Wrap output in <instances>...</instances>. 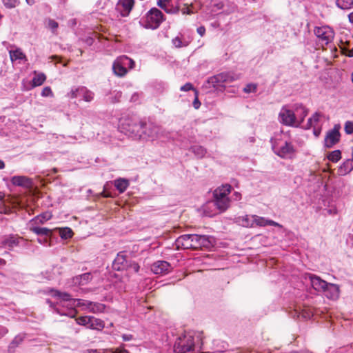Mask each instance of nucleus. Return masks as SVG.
<instances>
[{
  "mask_svg": "<svg viewBox=\"0 0 353 353\" xmlns=\"http://www.w3.org/2000/svg\"><path fill=\"white\" fill-rule=\"evenodd\" d=\"M202 342L200 336L193 332H187L179 336L175 341V353H199Z\"/></svg>",
  "mask_w": 353,
  "mask_h": 353,
  "instance_id": "f257e3e1",
  "label": "nucleus"
},
{
  "mask_svg": "<svg viewBox=\"0 0 353 353\" xmlns=\"http://www.w3.org/2000/svg\"><path fill=\"white\" fill-rule=\"evenodd\" d=\"M141 129V122H139L136 118L132 117H123L119 119V130L121 132L137 139L139 131Z\"/></svg>",
  "mask_w": 353,
  "mask_h": 353,
  "instance_id": "f03ea898",
  "label": "nucleus"
},
{
  "mask_svg": "<svg viewBox=\"0 0 353 353\" xmlns=\"http://www.w3.org/2000/svg\"><path fill=\"white\" fill-rule=\"evenodd\" d=\"M231 185L225 184L216 189L214 192V203L218 210L224 212L230 206V200L228 195L231 192Z\"/></svg>",
  "mask_w": 353,
  "mask_h": 353,
  "instance_id": "7ed1b4c3",
  "label": "nucleus"
},
{
  "mask_svg": "<svg viewBox=\"0 0 353 353\" xmlns=\"http://www.w3.org/2000/svg\"><path fill=\"white\" fill-rule=\"evenodd\" d=\"M161 132V128L160 126L150 122H141V129L139 131L137 140L153 141L159 137Z\"/></svg>",
  "mask_w": 353,
  "mask_h": 353,
  "instance_id": "20e7f679",
  "label": "nucleus"
},
{
  "mask_svg": "<svg viewBox=\"0 0 353 353\" xmlns=\"http://www.w3.org/2000/svg\"><path fill=\"white\" fill-rule=\"evenodd\" d=\"M165 19L163 12L159 9L153 8L145 15L146 27L153 30L157 29Z\"/></svg>",
  "mask_w": 353,
  "mask_h": 353,
  "instance_id": "39448f33",
  "label": "nucleus"
},
{
  "mask_svg": "<svg viewBox=\"0 0 353 353\" xmlns=\"http://www.w3.org/2000/svg\"><path fill=\"white\" fill-rule=\"evenodd\" d=\"M279 120L281 123L286 126H300V123H296V116L294 112L285 107L281 108L279 114Z\"/></svg>",
  "mask_w": 353,
  "mask_h": 353,
  "instance_id": "423d86ee",
  "label": "nucleus"
},
{
  "mask_svg": "<svg viewBox=\"0 0 353 353\" xmlns=\"http://www.w3.org/2000/svg\"><path fill=\"white\" fill-rule=\"evenodd\" d=\"M314 34L323 44L327 45L334 37V32L329 26L316 27Z\"/></svg>",
  "mask_w": 353,
  "mask_h": 353,
  "instance_id": "0eeeda50",
  "label": "nucleus"
},
{
  "mask_svg": "<svg viewBox=\"0 0 353 353\" xmlns=\"http://www.w3.org/2000/svg\"><path fill=\"white\" fill-rule=\"evenodd\" d=\"M239 79V76L232 72H221L212 77L209 82L216 85L233 82Z\"/></svg>",
  "mask_w": 353,
  "mask_h": 353,
  "instance_id": "6e6552de",
  "label": "nucleus"
},
{
  "mask_svg": "<svg viewBox=\"0 0 353 353\" xmlns=\"http://www.w3.org/2000/svg\"><path fill=\"white\" fill-rule=\"evenodd\" d=\"M194 243L196 249L210 250L214 246L215 239L212 236L195 234Z\"/></svg>",
  "mask_w": 353,
  "mask_h": 353,
  "instance_id": "1a4fd4ad",
  "label": "nucleus"
},
{
  "mask_svg": "<svg viewBox=\"0 0 353 353\" xmlns=\"http://www.w3.org/2000/svg\"><path fill=\"white\" fill-rule=\"evenodd\" d=\"M193 236H195V234H183L179 236L175 241L176 249L196 250L194 238Z\"/></svg>",
  "mask_w": 353,
  "mask_h": 353,
  "instance_id": "9d476101",
  "label": "nucleus"
},
{
  "mask_svg": "<svg viewBox=\"0 0 353 353\" xmlns=\"http://www.w3.org/2000/svg\"><path fill=\"white\" fill-rule=\"evenodd\" d=\"M340 124H335L332 129L327 131L324 140L326 148H332L340 141Z\"/></svg>",
  "mask_w": 353,
  "mask_h": 353,
  "instance_id": "9b49d317",
  "label": "nucleus"
},
{
  "mask_svg": "<svg viewBox=\"0 0 353 353\" xmlns=\"http://www.w3.org/2000/svg\"><path fill=\"white\" fill-rule=\"evenodd\" d=\"M68 96L71 99L81 97L85 101L90 102L94 98V93L89 90L87 88L81 86L75 89H72Z\"/></svg>",
  "mask_w": 353,
  "mask_h": 353,
  "instance_id": "f8f14e48",
  "label": "nucleus"
},
{
  "mask_svg": "<svg viewBox=\"0 0 353 353\" xmlns=\"http://www.w3.org/2000/svg\"><path fill=\"white\" fill-rule=\"evenodd\" d=\"M272 141V140L271 141ZM272 147L274 152L281 158H285L288 154L294 152V148L291 143L285 142L284 145L279 147L274 143L272 142Z\"/></svg>",
  "mask_w": 353,
  "mask_h": 353,
  "instance_id": "ddd939ff",
  "label": "nucleus"
},
{
  "mask_svg": "<svg viewBox=\"0 0 353 353\" xmlns=\"http://www.w3.org/2000/svg\"><path fill=\"white\" fill-rule=\"evenodd\" d=\"M307 278L311 283V285L316 291H325V288L327 286V282L321 279L319 276L313 274H308Z\"/></svg>",
  "mask_w": 353,
  "mask_h": 353,
  "instance_id": "4468645a",
  "label": "nucleus"
},
{
  "mask_svg": "<svg viewBox=\"0 0 353 353\" xmlns=\"http://www.w3.org/2000/svg\"><path fill=\"white\" fill-rule=\"evenodd\" d=\"M133 6L134 0H119L117 10L122 17H127L132 10Z\"/></svg>",
  "mask_w": 353,
  "mask_h": 353,
  "instance_id": "2eb2a0df",
  "label": "nucleus"
},
{
  "mask_svg": "<svg viewBox=\"0 0 353 353\" xmlns=\"http://www.w3.org/2000/svg\"><path fill=\"white\" fill-rule=\"evenodd\" d=\"M170 265L165 261H158L151 266V270L155 274H165L169 272Z\"/></svg>",
  "mask_w": 353,
  "mask_h": 353,
  "instance_id": "dca6fc26",
  "label": "nucleus"
},
{
  "mask_svg": "<svg viewBox=\"0 0 353 353\" xmlns=\"http://www.w3.org/2000/svg\"><path fill=\"white\" fill-rule=\"evenodd\" d=\"M323 292L325 294L328 299H336L339 296V286L336 284L327 283V286Z\"/></svg>",
  "mask_w": 353,
  "mask_h": 353,
  "instance_id": "f3484780",
  "label": "nucleus"
},
{
  "mask_svg": "<svg viewBox=\"0 0 353 353\" xmlns=\"http://www.w3.org/2000/svg\"><path fill=\"white\" fill-rule=\"evenodd\" d=\"M11 182L14 185L28 188L32 184L30 179L25 176H14L11 179Z\"/></svg>",
  "mask_w": 353,
  "mask_h": 353,
  "instance_id": "a211bd4d",
  "label": "nucleus"
},
{
  "mask_svg": "<svg viewBox=\"0 0 353 353\" xmlns=\"http://www.w3.org/2000/svg\"><path fill=\"white\" fill-rule=\"evenodd\" d=\"M92 279V274L90 272H87L72 278V283L75 285H84L88 283Z\"/></svg>",
  "mask_w": 353,
  "mask_h": 353,
  "instance_id": "6ab92c4d",
  "label": "nucleus"
},
{
  "mask_svg": "<svg viewBox=\"0 0 353 353\" xmlns=\"http://www.w3.org/2000/svg\"><path fill=\"white\" fill-rule=\"evenodd\" d=\"M126 257L121 252L119 253L113 261V268L117 271H120L125 268L126 265Z\"/></svg>",
  "mask_w": 353,
  "mask_h": 353,
  "instance_id": "aec40b11",
  "label": "nucleus"
},
{
  "mask_svg": "<svg viewBox=\"0 0 353 353\" xmlns=\"http://www.w3.org/2000/svg\"><path fill=\"white\" fill-rule=\"evenodd\" d=\"M252 223H245V227H254V225L258 226L267 225V219L264 217L259 216L256 215H251Z\"/></svg>",
  "mask_w": 353,
  "mask_h": 353,
  "instance_id": "412c9836",
  "label": "nucleus"
},
{
  "mask_svg": "<svg viewBox=\"0 0 353 353\" xmlns=\"http://www.w3.org/2000/svg\"><path fill=\"white\" fill-rule=\"evenodd\" d=\"M114 185L120 193H123L126 190L130 183L126 179L119 178L114 181Z\"/></svg>",
  "mask_w": 353,
  "mask_h": 353,
  "instance_id": "4be33fe9",
  "label": "nucleus"
},
{
  "mask_svg": "<svg viewBox=\"0 0 353 353\" xmlns=\"http://www.w3.org/2000/svg\"><path fill=\"white\" fill-rule=\"evenodd\" d=\"M19 240L20 238L12 236L5 239L2 241V243L5 247L8 248L9 250H12L14 247L19 245Z\"/></svg>",
  "mask_w": 353,
  "mask_h": 353,
  "instance_id": "5701e85b",
  "label": "nucleus"
},
{
  "mask_svg": "<svg viewBox=\"0 0 353 353\" xmlns=\"http://www.w3.org/2000/svg\"><path fill=\"white\" fill-rule=\"evenodd\" d=\"M112 70L114 74L118 77H123L128 72V70L125 69L123 65L119 63L117 59L113 63Z\"/></svg>",
  "mask_w": 353,
  "mask_h": 353,
  "instance_id": "b1692460",
  "label": "nucleus"
},
{
  "mask_svg": "<svg viewBox=\"0 0 353 353\" xmlns=\"http://www.w3.org/2000/svg\"><path fill=\"white\" fill-rule=\"evenodd\" d=\"M50 292H52V296L53 297L58 298L64 301H70L73 302L74 299H72L70 294L67 292H60L57 290H54V289H51Z\"/></svg>",
  "mask_w": 353,
  "mask_h": 353,
  "instance_id": "393cba45",
  "label": "nucleus"
},
{
  "mask_svg": "<svg viewBox=\"0 0 353 353\" xmlns=\"http://www.w3.org/2000/svg\"><path fill=\"white\" fill-rule=\"evenodd\" d=\"M31 231L39 236H43L45 237H50L52 235V230L48 228H41L34 226L31 228Z\"/></svg>",
  "mask_w": 353,
  "mask_h": 353,
  "instance_id": "a878e982",
  "label": "nucleus"
},
{
  "mask_svg": "<svg viewBox=\"0 0 353 353\" xmlns=\"http://www.w3.org/2000/svg\"><path fill=\"white\" fill-rule=\"evenodd\" d=\"M105 310V305L97 302L90 301L87 311L92 313L103 312Z\"/></svg>",
  "mask_w": 353,
  "mask_h": 353,
  "instance_id": "bb28decb",
  "label": "nucleus"
},
{
  "mask_svg": "<svg viewBox=\"0 0 353 353\" xmlns=\"http://www.w3.org/2000/svg\"><path fill=\"white\" fill-rule=\"evenodd\" d=\"M119 62L125 69H132L134 66V61L127 56H121L117 58Z\"/></svg>",
  "mask_w": 353,
  "mask_h": 353,
  "instance_id": "cd10ccee",
  "label": "nucleus"
},
{
  "mask_svg": "<svg viewBox=\"0 0 353 353\" xmlns=\"http://www.w3.org/2000/svg\"><path fill=\"white\" fill-rule=\"evenodd\" d=\"M104 327L103 321L94 316H90L88 328L101 330Z\"/></svg>",
  "mask_w": 353,
  "mask_h": 353,
  "instance_id": "c85d7f7f",
  "label": "nucleus"
},
{
  "mask_svg": "<svg viewBox=\"0 0 353 353\" xmlns=\"http://www.w3.org/2000/svg\"><path fill=\"white\" fill-rule=\"evenodd\" d=\"M322 116V114L320 112H315L312 117L308 119L306 129H309L312 127L315 128Z\"/></svg>",
  "mask_w": 353,
  "mask_h": 353,
  "instance_id": "c756f323",
  "label": "nucleus"
},
{
  "mask_svg": "<svg viewBox=\"0 0 353 353\" xmlns=\"http://www.w3.org/2000/svg\"><path fill=\"white\" fill-rule=\"evenodd\" d=\"M296 112L301 111L300 114H298V119L296 118V123H300V125L303 123L305 117L307 115L308 110L301 104L298 105L296 108Z\"/></svg>",
  "mask_w": 353,
  "mask_h": 353,
  "instance_id": "7c9ffc66",
  "label": "nucleus"
},
{
  "mask_svg": "<svg viewBox=\"0 0 353 353\" xmlns=\"http://www.w3.org/2000/svg\"><path fill=\"white\" fill-rule=\"evenodd\" d=\"M24 336L22 335L16 336L8 347L10 351H15L16 348L23 342Z\"/></svg>",
  "mask_w": 353,
  "mask_h": 353,
  "instance_id": "2f4dec72",
  "label": "nucleus"
},
{
  "mask_svg": "<svg viewBox=\"0 0 353 353\" xmlns=\"http://www.w3.org/2000/svg\"><path fill=\"white\" fill-rule=\"evenodd\" d=\"M46 77L43 73H36L34 72V77L32 79V85L34 87L39 86L43 84L46 81Z\"/></svg>",
  "mask_w": 353,
  "mask_h": 353,
  "instance_id": "473e14b6",
  "label": "nucleus"
},
{
  "mask_svg": "<svg viewBox=\"0 0 353 353\" xmlns=\"http://www.w3.org/2000/svg\"><path fill=\"white\" fill-rule=\"evenodd\" d=\"M198 158H203L206 154V150L201 145H193L190 148Z\"/></svg>",
  "mask_w": 353,
  "mask_h": 353,
  "instance_id": "72a5a7b5",
  "label": "nucleus"
},
{
  "mask_svg": "<svg viewBox=\"0 0 353 353\" xmlns=\"http://www.w3.org/2000/svg\"><path fill=\"white\" fill-rule=\"evenodd\" d=\"M336 5L342 10H348L353 7V0H336Z\"/></svg>",
  "mask_w": 353,
  "mask_h": 353,
  "instance_id": "f704fd0d",
  "label": "nucleus"
},
{
  "mask_svg": "<svg viewBox=\"0 0 353 353\" xmlns=\"http://www.w3.org/2000/svg\"><path fill=\"white\" fill-rule=\"evenodd\" d=\"M90 301L80 299H73L72 305L76 307H81L82 310H87L88 307L89 306Z\"/></svg>",
  "mask_w": 353,
  "mask_h": 353,
  "instance_id": "c9c22d12",
  "label": "nucleus"
},
{
  "mask_svg": "<svg viewBox=\"0 0 353 353\" xmlns=\"http://www.w3.org/2000/svg\"><path fill=\"white\" fill-rule=\"evenodd\" d=\"M59 235L63 239H68L72 236L73 232L70 228H59Z\"/></svg>",
  "mask_w": 353,
  "mask_h": 353,
  "instance_id": "e433bc0d",
  "label": "nucleus"
},
{
  "mask_svg": "<svg viewBox=\"0 0 353 353\" xmlns=\"http://www.w3.org/2000/svg\"><path fill=\"white\" fill-rule=\"evenodd\" d=\"M352 168L353 165H350V161H347L339 168L338 172L341 175H344L350 172Z\"/></svg>",
  "mask_w": 353,
  "mask_h": 353,
  "instance_id": "4c0bfd02",
  "label": "nucleus"
},
{
  "mask_svg": "<svg viewBox=\"0 0 353 353\" xmlns=\"http://www.w3.org/2000/svg\"><path fill=\"white\" fill-rule=\"evenodd\" d=\"M10 59L12 60V61H14L16 60H22V59H25V57H26L24 54L19 50L10 51Z\"/></svg>",
  "mask_w": 353,
  "mask_h": 353,
  "instance_id": "58836bf2",
  "label": "nucleus"
},
{
  "mask_svg": "<svg viewBox=\"0 0 353 353\" xmlns=\"http://www.w3.org/2000/svg\"><path fill=\"white\" fill-rule=\"evenodd\" d=\"M172 43L176 48H181L183 46H187L188 45V41H183L182 38L179 36L176 37L172 39Z\"/></svg>",
  "mask_w": 353,
  "mask_h": 353,
  "instance_id": "ea45409f",
  "label": "nucleus"
},
{
  "mask_svg": "<svg viewBox=\"0 0 353 353\" xmlns=\"http://www.w3.org/2000/svg\"><path fill=\"white\" fill-rule=\"evenodd\" d=\"M327 158L332 162H337L341 158V152L339 150L332 151L329 154Z\"/></svg>",
  "mask_w": 353,
  "mask_h": 353,
  "instance_id": "a19ab883",
  "label": "nucleus"
},
{
  "mask_svg": "<svg viewBox=\"0 0 353 353\" xmlns=\"http://www.w3.org/2000/svg\"><path fill=\"white\" fill-rule=\"evenodd\" d=\"M51 214L48 212H46V213H43L39 216H37L36 218H35V221L37 223H45L46 221H48L49 219H51Z\"/></svg>",
  "mask_w": 353,
  "mask_h": 353,
  "instance_id": "79ce46f5",
  "label": "nucleus"
},
{
  "mask_svg": "<svg viewBox=\"0 0 353 353\" xmlns=\"http://www.w3.org/2000/svg\"><path fill=\"white\" fill-rule=\"evenodd\" d=\"M295 312L298 317L301 315V316L305 319H309L313 316V312L310 309L303 310L301 312H298L296 310Z\"/></svg>",
  "mask_w": 353,
  "mask_h": 353,
  "instance_id": "37998d69",
  "label": "nucleus"
},
{
  "mask_svg": "<svg viewBox=\"0 0 353 353\" xmlns=\"http://www.w3.org/2000/svg\"><path fill=\"white\" fill-rule=\"evenodd\" d=\"M90 316H81L76 319L77 323L79 325L89 327Z\"/></svg>",
  "mask_w": 353,
  "mask_h": 353,
  "instance_id": "c03bdc74",
  "label": "nucleus"
},
{
  "mask_svg": "<svg viewBox=\"0 0 353 353\" xmlns=\"http://www.w3.org/2000/svg\"><path fill=\"white\" fill-rule=\"evenodd\" d=\"M166 13L168 14H176L179 11V8L178 7H174L173 6L166 5L163 8Z\"/></svg>",
  "mask_w": 353,
  "mask_h": 353,
  "instance_id": "a18cd8bd",
  "label": "nucleus"
},
{
  "mask_svg": "<svg viewBox=\"0 0 353 353\" xmlns=\"http://www.w3.org/2000/svg\"><path fill=\"white\" fill-rule=\"evenodd\" d=\"M344 130L347 134H351L353 133V121H347L345 123Z\"/></svg>",
  "mask_w": 353,
  "mask_h": 353,
  "instance_id": "49530a36",
  "label": "nucleus"
},
{
  "mask_svg": "<svg viewBox=\"0 0 353 353\" xmlns=\"http://www.w3.org/2000/svg\"><path fill=\"white\" fill-rule=\"evenodd\" d=\"M257 89L256 84L254 83H249L246 85V86L243 88V91L245 93H251V92H255Z\"/></svg>",
  "mask_w": 353,
  "mask_h": 353,
  "instance_id": "de8ad7c7",
  "label": "nucleus"
},
{
  "mask_svg": "<svg viewBox=\"0 0 353 353\" xmlns=\"http://www.w3.org/2000/svg\"><path fill=\"white\" fill-rule=\"evenodd\" d=\"M3 5L7 8H15L18 3V0H2Z\"/></svg>",
  "mask_w": 353,
  "mask_h": 353,
  "instance_id": "09e8293b",
  "label": "nucleus"
},
{
  "mask_svg": "<svg viewBox=\"0 0 353 353\" xmlns=\"http://www.w3.org/2000/svg\"><path fill=\"white\" fill-rule=\"evenodd\" d=\"M59 24L57 21L53 19H48V27L51 29V30L54 32L57 29Z\"/></svg>",
  "mask_w": 353,
  "mask_h": 353,
  "instance_id": "8fccbe9b",
  "label": "nucleus"
},
{
  "mask_svg": "<svg viewBox=\"0 0 353 353\" xmlns=\"http://www.w3.org/2000/svg\"><path fill=\"white\" fill-rule=\"evenodd\" d=\"M41 96L43 97H52L53 96L52 91L51 88L48 86L45 87L42 92H41Z\"/></svg>",
  "mask_w": 353,
  "mask_h": 353,
  "instance_id": "3c124183",
  "label": "nucleus"
},
{
  "mask_svg": "<svg viewBox=\"0 0 353 353\" xmlns=\"http://www.w3.org/2000/svg\"><path fill=\"white\" fill-rule=\"evenodd\" d=\"M180 90L183 92H187L193 90V86L190 83H186L185 85L181 87Z\"/></svg>",
  "mask_w": 353,
  "mask_h": 353,
  "instance_id": "603ef678",
  "label": "nucleus"
},
{
  "mask_svg": "<svg viewBox=\"0 0 353 353\" xmlns=\"http://www.w3.org/2000/svg\"><path fill=\"white\" fill-rule=\"evenodd\" d=\"M171 0H157V6L161 8H163Z\"/></svg>",
  "mask_w": 353,
  "mask_h": 353,
  "instance_id": "864d4df0",
  "label": "nucleus"
},
{
  "mask_svg": "<svg viewBox=\"0 0 353 353\" xmlns=\"http://www.w3.org/2000/svg\"><path fill=\"white\" fill-rule=\"evenodd\" d=\"M121 93L119 92H117L115 93L114 94V99H110V102L111 103H116L117 101H119V99L121 98Z\"/></svg>",
  "mask_w": 353,
  "mask_h": 353,
  "instance_id": "5fc2aeb1",
  "label": "nucleus"
},
{
  "mask_svg": "<svg viewBox=\"0 0 353 353\" xmlns=\"http://www.w3.org/2000/svg\"><path fill=\"white\" fill-rule=\"evenodd\" d=\"M111 353H130L127 350L124 349L123 347H118L112 351Z\"/></svg>",
  "mask_w": 353,
  "mask_h": 353,
  "instance_id": "6e6d98bb",
  "label": "nucleus"
},
{
  "mask_svg": "<svg viewBox=\"0 0 353 353\" xmlns=\"http://www.w3.org/2000/svg\"><path fill=\"white\" fill-rule=\"evenodd\" d=\"M130 268L133 270L134 272H138L139 271L140 266L137 263L133 262L130 264Z\"/></svg>",
  "mask_w": 353,
  "mask_h": 353,
  "instance_id": "4d7b16f0",
  "label": "nucleus"
},
{
  "mask_svg": "<svg viewBox=\"0 0 353 353\" xmlns=\"http://www.w3.org/2000/svg\"><path fill=\"white\" fill-rule=\"evenodd\" d=\"M267 225H272V226H276V227H279V228L282 227V225H280L279 223L275 222L274 221L270 220V219H267Z\"/></svg>",
  "mask_w": 353,
  "mask_h": 353,
  "instance_id": "13d9d810",
  "label": "nucleus"
},
{
  "mask_svg": "<svg viewBox=\"0 0 353 353\" xmlns=\"http://www.w3.org/2000/svg\"><path fill=\"white\" fill-rule=\"evenodd\" d=\"M8 332L6 327L0 326V338L4 336Z\"/></svg>",
  "mask_w": 353,
  "mask_h": 353,
  "instance_id": "bf43d9fd",
  "label": "nucleus"
},
{
  "mask_svg": "<svg viewBox=\"0 0 353 353\" xmlns=\"http://www.w3.org/2000/svg\"><path fill=\"white\" fill-rule=\"evenodd\" d=\"M248 223H252L251 216L246 215L245 217L243 218V225L245 227V224Z\"/></svg>",
  "mask_w": 353,
  "mask_h": 353,
  "instance_id": "052dcab7",
  "label": "nucleus"
},
{
  "mask_svg": "<svg viewBox=\"0 0 353 353\" xmlns=\"http://www.w3.org/2000/svg\"><path fill=\"white\" fill-rule=\"evenodd\" d=\"M197 32L200 36L203 37L205 34V28L203 26H200L197 28Z\"/></svg>",
  "mask_w": 353,
  "mask_h": 353,
  "instance_id": "680f3d73",
  "label": "nucleus"
},
{
  "mask_svg": "<svg viewBox=\"0 0 353 353\" xmlns=\"http://www.w3.org/2000/svg\"><path fill=\"white\" fill-rule=\"evenodd\" d=\"M201 105V102L199 101L197 97H196V98L194 99V101H193V106L194 107L195 109H198L199 108Z\"/></svg>",
  "mask_w": 353,
  "mask_h": 353,
  "instance_id": "e2e57ef3",
  "label": "nucleus"
},
{
  "mask_svg": "<svg viewBox=\"0 0 353 353\" xmlns=\"http://www.w3.org/2000/svg\"><path fill=\"white\" fill-rule=\"evenodd\" d=\"M181 12L183 14H190L192 12L188 7H184L181 9Z\"/></svg>",
  "mask_w": 353,
  "mask_h": 353,
  "instance_id": "0e129e2a",
  "label": "nucleus"
},
{
  "mask_svg": "<svg viewBox=\"0 0 353 353\" xmlns=\"http://www.w3.org/2000/svg\"><path fill=\"white\" fill-rule=\"evenodd\" d=\"M122 338L124 341H128L132 340L133 337L131 334H123Z\"/></svg>",
  "mask_w": 353,
  "mask_h": 353,
  "instance_id": "69168bd1",
  "label": "nucleus"
},
{
  "mask_svg": "<svg viewBox=\"0 0 353 353\" xmlns=\"http://www.w3.org/2000/svg\"><path fill=\"white\" fill-rule=\"evenodd\" d=\"M234 199H235V200L238 201V200H240V199H241V194H240V193H239V192H235V193L234 194Z\"/></svg>",
  "mask_w": 353,
  "mask_h": 353,
  "instance_id": "338daca9",
  "label": "nucleus"
},
{
  "mask_svg": "<svg viewBox=\"0 0 353 353\" xmlns=\"http://www.w3.org/2000/svg\"><path fill=\"white\" fill-rule=\"evenodd\" d=\"M348 18H349L350 22L353 23V12L349 14Z\"/></svg>",
  "mask_w": 353,
  "mask_h": 353,
  "instance_id": "774afa93",
  "label": "nucleus"
}]
</instances>
